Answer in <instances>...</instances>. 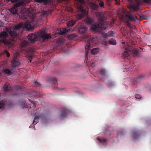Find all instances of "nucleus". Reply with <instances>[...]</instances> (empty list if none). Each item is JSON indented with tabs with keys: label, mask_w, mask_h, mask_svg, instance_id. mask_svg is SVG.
<instances>
[{
	"label": "nucleus",
	"mask_w": 151,
	"mask_h": 151,
	"mask_svg": "<svg viewBox=\"0 0 151 151\" xmlns=\"http://www.w3.org/2000/svg\"><path fill=\"white\" fill-rule=\"evenodd\" d=\"M51 38L50 34L46 33L45 30H42L38 31L36 34H30L28 35V40L32 43L35 42L38 39L42 42H47Z\"/></svg>",
	"instance_id": "f257e3e1"
},
{
	"label": "nucleus",
	"mask_w": 151,
	"mask_h": 151,
	"mask_svg": "<svg viewBox=\"0 0 151 151\" xmlns=\"http://www.w3.org/2000/svg\"><path fill=\"white\" fill-rule=\"evenodd\" d=\"M108 26L106 25V23L102 24L101 26L99 24H92L91 27V29L92 31L94 32H98L101 34V35L104 38L110 37L108 33H105L104 32L102 29H105L107 28Z\"/></svg>",
	"instance_id": "f03ea898"
},
{
	"label": "nucleus",
	"mask_w": 151,
	"mask_h": 151,
	"mask_svg": "<svg viewBox=\"0 0 151 151\" xmlns=\"http://www.w3.org/2000/svg\"><path fill=\"white\" fill-rule=\"evenodd\" d=\"M29 43L28 42L24 41L21 44V49L22 52L28 55V59L31 63L32 59V55L33 53L34 50L32 48L28 47Z\"/></svg>",
	"instance_id": "7ed1b4c3"
},
{
	"label": "nucleus",
	"mask_w": 151,
	"mask_h": 151,
	"mask_svg": "<svg viewBox=\"0 0 151 151\" xmlns=\"http://www.w3.org/2000/svg\"><path fill=\"white\" fill-rule=\"evenodd\" d=\"M10 35L12 37L14 38L17 36V34L14 30H12L9 28H7L5 30L3 31L0 34V38L1 39H5L8 37V35Z\"/></svg>",
	"instance_id": "20e7f679"
},
{
	"label": "nucleus",
	"mask_w": 151,
	"mask_h": 151,
	"mask_svg": "<svg viewBox=\"0 0 151 151\" xmlns=\"http://www.w3.org/2000/svg\"><path fill=\"white\" fill-rule=\"evenodd\" d=\"M122 13L125 15V16L122 15V18H124V17H126L128 18V19L127 18L126 19V21H127V25L128 26H130V24L129 22V20H130V21H135L138 19V18L136 16L134 15L132 16L130 12L127 11L124 8L122 9Z\"/></svg>",
	"instance_id": "39448f33"
},
{
	"label": "nucleus",
	"mask_w": 151,
	"mask_h": 151,
	"mask_svg": "<svg viewBox=\"0 0 151 151\" xmlns=\"http://www.w3.org/2000/svg\"><path fill=\"white\" fill-rule=\"evenodd\" d=\"M84 38H86L87 41L86 45L85 46V51L86 52H88L89 51V48L91 45L96 40V38L94 36L91 35H85L84 36Z\"/></svg>",
	"instance_id": "423d86ee"
},
{
	"label": "nucleus",
	"mask_w": 151,
	"mask_h": 151,
	"mask_svg": "<svg viewBox=\"0 0 151 151\" xmlns=\"http://www.w3.org/2000/svg\"><path fill=\"white\" fill-rule=\"evenodd\" d=\"M128 1L130 3L127 5L129 9L138 12L139 11V8L134 3L132 2L133 0H128ZM135 1L138 4H141L142 3V0H135Z\"/></svg>",
	"instance_id": "0eeeda50"
},
{
	"label": "nucleus",
	"mask_w": 151,
	"mask_h": 151,
	"mask_svg": "<svg viewBox=\"0 0 151 151\" xmlns=\"http://www.w3.org/2000/svg\"><path fill=\"white\" fill-rule=\"evenodd\" d=\"M22 28H25L27 29L30 30L32 29V25L30 22H27L24 23H19L14 27V29L16 30Z\"/></svg>",
	"instance_id": "6e6552de"
},
{
	"label": "nucleus",
	"mask_w": 151,
	"mask_h": 151,
	"mask_svg": "<svg viewBox=\"0 0 151 151\" xmlns=\"http://www.w3.org/2000/svg\"><path fill=\"white\" fill-rule=\"evenodd\" d=\"M22 4V2L20 1L17 2L13 7L9 9V12L13 15L17 14L18 9L17 7L21 6Z\"/></svg>",
	"instance_id": "1a4fd4ad"
},
{
	"label": "nucleus",
	"mask_w": 151,
	"mask_h": 151,
	"mask_svg": "<svg viewBox=\"0 0 151 151\" xmlns=\"http://www.w3.org/2000/svg\"><path fill=\"white\" fill-rule=\"evenodd\" d=\"M87 13L86 10L83 9L82 6H80L79 9V11L78 14V18L81 19L86 15Z\"/></svg>",
	"instance_id": "9d476101"
},
{
	"label": "nucleus",
	"mask_w": 151,
	"mask_h": 151,
	"mask_svg": "<svg viewBox=\"0 0 151 151\" xmlns=\"http://www.w3.org/2000/svg\"><path fill=\"white\" fill-rule=\"evenodd\" d=\"M47 81L51 84L52 85H54V86L56 88L58 85L57 79L54 77H49L47 79Z\"/></svg>",
	"instance_id": "9b49d317"
},
{
	"label": "nucleus",
	"mask_w": 151,
	"mask_h": 151,
	"mask_svg": "<svg viewBox=\"0 0 151 151\" xmlns=\"http://www.w3.org/2000/svg\"><path fill=\"white\" fill-rule=\"evenodd\" d=\"M15 40L13 39L9 40H0V42L3 43L5 45H12L15 43Z\"/></svg>",
	"instance_id": "f8f14e48"
},
{
	"label": "nucleus",
	"mask_w": 151,
	"mask_h": 151,
	"mask_svg": "<svg viewBox=\"0 0 151 151\" xmlns=\"http://www.w3.org/2000/svg\"><path fill=\"white\" fill-rule=\"evenodd\" d=\"M127 48V47L125 48L126 50L125 52L123 53L122 57L123 58L125 59L127 58L130 54H131V52L130 50L126 49Z\"/></svg>",
	"instance_id": "ddd939ff"
},
{
	"label": "nucleus",
	"mask_w": 151,
	"mask_h": 151,
	"mask_svg": "<svg viewBox=\"0 0 151 151\" xmlns=\"http://www.w3.org/2000/svg\"><path fill=\"white\" fill-rule=\"evenodd\" d=\"M35 2L40 3H43L46 5L51 3V0H35Z\"/></svg>",
	"instance_id": "4468645a"
},
{
	"label": "nucleus",
	"mask_w": 151,
	"mask_h": 151,
	"mask_svg": "<svg viewBox=\"0 0 151 151\" xmlns=\"http://www.w3.org/2000/svg\"><path fill=\"white\" fill-rule=\"evenodd\" d=\"M68 112V111L66 109L62 110L61 111V114L59 115V117L62 118L66 117L67 116Z\"/></svg>",
	"instance_id": "2eb2a0df"
},
{
	"label": "nucleus",
	"mask_w": 151,
	"mask_h": 151,
	"mask_svg": "<svg viewBox=\"0 0 151 151\" xmlns=\"http://www.w3.org/2000/svg\"><path fill=\"white\" fill-rule=\"evenodd\" d=\"M140 135L139 132L138 131H134L133 133V137L135 139H138Z\"/></svg>",
	"instance_id": "dca6fc26"
},
{
	"label": "nucleus",
	"mask_w": 151,
	"mask_h": 151,
	"mask_svg": "<svg viewBox=\"0 0 151 151\" xmlns=\"http://www.w3.org/2000/svg\"><path fill=\"white\" fill-rule=\"evenodd\" d=\"M131 52V54L132 53L133 54V56L134 57H139L140 54L139 52H138V50L136 49H134L133 50H130Z\"/></svg>",
	"instance_id": "f3484780"
},
{
	"label": "nucleus",
	"mask_w": 151,
	"mask_h": 151,
	"mask_svg": "<svg viewBox=\"0 0 151 151\" xmlns=\"http://www.w3.org/2000/svg\"><path fill=\"white\" fill-rule=\"evenodd\" d=\"M11 63L12 66L13 67L17 66L20 64L19 62L15 60H13L12 61Z\"/></svg>",
	"instance_id": "a211bd4d"
},
{
	"label": "nucleus",
	"mask_w": 151,
	"mask_h": 151,
	"mask_svg": "<svg viewBox=\"0 0 151 151\" xmlns=\"http://www.w3.org/2000/svg\"><path fill=\"white\" fill-rule=\"evenodd\" d=\"M9 85V83H6L5 84L3 87V90L4 91L7 92L8 91L10 90L9 87H8Z\"/></svg>",
	"instance_id": "6ab92c4d"
},
{
	"label": "nucleus",
	"mask_w": 151,
	"mask_h": 151,
	"mask_svg": "<svg viewBox=\"0 0 151 151\" xmlns=\"http://www.w3.org/2000/svg\"><path fill=\"white\" fill-rule=\"evenodd\" d=\"M70 31V29L69 28H63L60 29V34H64L65 33L67 32Z\"/></svg>",
	"instance_id": "aec40b11"
},
{
	"label": "nucleus",
	"mask_w": 151,
	"mask_h": 151,
	"mask_svg": "<svg viewBox=\"0 0 151 151\" xmlns=\"http://www.w3.org/2000/svg\"><path fill=\"white\" fill-rule=\"evenodd\" d=\"M87 29V28L85 26H83L81 27L79 30V33L81 34H84Z\"/></svg>",
	"instance_id": "412c9836"
},
{
	"label": "nucleus",
	"mask_w": 151,
	"mask_h": 151,
	"mask_svg": "<svg viewBox=\"0 0 151 151\" xmlns=\"http://www.w3.org/2000/svg\"><path fill=\"white\" fill-rule=\"evenodd\" d=\"M75 22V21L74 20H70L67 22V26L68 27H71L73 26Z\"/></svg>",
	"instance_id": "4be33fe9"
},
{
	"label": "nucleus",
	"mask_w": 151,
	"mask_h": 151,
	"mask_svg": "<svg viewBox=\"0 0 151 151\" xmlns=\"http://www.w3.org/2000/svg\"><path fill=\"white\" fill-rule=\"evenodd\" d=\"M21 105L22 106V108H28L29 107V105H28L27 104L26 102L24 101H22L21 104Z\"/></svg>",
	"instance_id": "5701e85b"
},
{
	"label": "nucleus",
	"mask_w": 151,
	"mask_h": 151,
	"mask_svg": "<svg viewBox=\"0 0 151 151\" xmlns=\"http://www.w3.org/2000/svg\"><path fill=\"white\" fill-rule=\"evenodd\" d=\"M97 140L99 141L101 143H104L105 142L107 141V139L106 138H97Z\"/></svg>",
	"instance_id": "b1692460"
},
{
	"label": "nucleus",
	"mask_w": 151,
	"mask_h": 151,
	"mask_svg": "<svg viewBox=\"0 0 151 151\" xmlns=\"http://www.w3.org/2000/svg\"><path fill=\"white\" fill-rule=\"evenodd\" d=\"M96 15L97 17H99L100 19L101 20H102L103 18H104L103 14L102 13H97Z\"/></svg>",
	"instance_id": "393cba45"
},
{
	"label": "nucleus",
	"mask_w": 151,
	"mask_h": 151,
	"mask_svg": "<svg viewBox=\"0 0 151 151\" xmlns=\"http://www.w3.org/2000/svg\"><path fill=\"white\" fill-rule=\"evenodd\" d=\"M64 42V40H59L57 43V46H60L63 45Z\"/></svg>",
	"instance_id": "a878e982"
},
{
	"label": "nucleus",
	"mask_w": 151,
	"mask_h": 151,
	"mask_svg": "<svg viewBox=\"0 0 151 151\" xmlns=\"http://www.w3.org/2000/svg\"><path fill=\"white\" fill-rule=\"evenodd\" d=\"M29 101L31 103V104L30 105V106H31L32 105V107H34V108H35L36 106V104L33 101L30 100V99H28Z\"/></svg>",
	"instance_id": "bb28decb"
},
{
	"label": "nucleus",
	"mask_w": 151,
	"mask_h": 151,
	"mask_svg": "<svg viewBox=\"0 0 151 151\" xmlns=\"http://www.w3.org/2000/svg\"><path fill=\"white\" fill-rule=\"evenodd\" d=\"M92 9L94 10H97L99 9V6L96 4H93L92 5Z\"/></svg>",
	"instance_id": "cd10ccee"
},
{
	"label": "nucleus",
	"mask_w": 151,
	"mask_h": 151,
	"mask_svg": "<svg viewBox=\"0 0 151 151\" xmlns=\"http://www.w3.org/2000/svg\"><path fill=\"white\" fill-rule=\"evenodd\" d=\"M39 119V118L38 116H36L35 117L33 122L34 125H35L37 124V123L38 122Z\"/></svg>",
	"instance_id": "c85d7f7f"
},
{
	"label": "nucleus",
	"mask_w": 151,
	"mask_h": 151,
	"mask_svg": "<svg viewBox=\"0 0 151 151\" xmlns=\"http://www.w3.org/2000/svg\"><path fill=\"white\" fill-rule=\"evenodd\" d=\"M116 41L113 39H111L109 41V44L112 45H116Z\"/></svg>",
	"instance_id": "c756f323"
},
{
	"label": "nucleus",
	"mask_w": 151,
	"mask_h": 151,
	"mask_svg": "<svg viewBox=\"0 0 151 151\" xmlns=\"http://www.w3.org/2000/svg\"><path fill=\"white\" fill-rule=\"evenodd\" d=\"M76 37L77 36L76 35L72 34L69 35L68 37L70 39H75Z\"/></svg>",
	"instance_id": "7c9ffc66"
},
{
	"label": "nucleus",
	"mask_w": 151,
	"mask_h": 151,
	"mask_svg": "<svg viewBox=\"0 0 151 151\" xmlns=\"http://www.w3.org/2000/svg\"><path fill=\"white\" fill-rule=\"evenodd\" d=\"M98 49L97 48H95L92 49L91 52L93 54H96L97 53Z\"/></svg>",
	"instance_id": "2f4dec72"
},
{
	"label": "nucleus",
	"mask_w": 151,
	"mask_h": 151,
	"mask_svg": "<svg viewBox=\"0 0 151 151\" xmlns=\"http://www.w3.org/2000/svg\"><path fill=\"white\" fill-rule=\"evenodd\" d=\"M4 72L8 75H11L12 74V73L11 71L9 69H6L4 70Z\"/></svg>",
	"instance_id": "473e14b6"
},
{
	"label": "nucleus",
	"mask_w": 151,
	"mask_h": 151,
	"mask_svg": "<svg viewBox=\"0 0 151 151\" xmlns=\"http://www.w3.org/2000/svg\"><path fill=\"white\" fill-rule=\"evenodd\" d=\"M5 104V102L1 101H0V109L3 108Z\"/></svg>",
	"instance_id": "72a5a7b5"
},
{
	"label": "nucleus",
	"mask_w": 151,
	"mask_h": 151,
	"mask_svg": "<svg viewBox=\"0 0 151 151\" xmlns=\"http://www.w3.org/2000/svg\"><path fill=\"white\" fill-rule=\"evenodd\" d=\"M100 72L101 75H105L106 71L105 70L102 69L100 70Z\"/></svg>",
	"instance_id": "f704fd0d"
},
{
	"label": "nucleus",
	"mask_w": 151,
	"mask_h": 151,
	"mask_svg": "<svg viewBox=\"0 0 151 151\" xmlns=\"http://www.w3.org/2000/svg\"><path fill=\"white\" fill-rule=\"evenodd\" d=\"M144 3L147 4L151 3V0H142V3Z\"/></svg>",
	"instance_id": "c9c22d12"
},
{
	"label": "nucleus",
	"mask_w": 151,
	"mask_h": 151,
	"mask_svg": "<svg viewBox=\"0 0 151 151\" xmlns=\"http://www.w3.org/2000/svg\"><path fill=\"white\" fill-rule=\"evenodd\" d=\"M4 52L6 53V56L9 58L10 56V54L9 52L6 50H4Z\"/></svg>",
	"instance_id": "e433bc0d"
},
{
	"label": "nucleus",
	"mask_w": 151,
	"mask_h": 151,
	"mask_svg": "<svg viewBox=\"0 0 151 151\" xmlns=\"http://www.w3.org/2000/svg\"><path fill=\"white\" fill-rule=\"evenodd\" d=\"M34 83L36 86H40L41 85L40 83L39 82L37 81H35Z\"/></svg>",
	"instance_id": "4c0bfd02"
},
{
	"label": "nucleus",
	"mask_w": 151,
	"mask_h": 151,
	"mask_svg": "<svg viewBox=\"0 0 151 151\" xmlns=\"http://www.w3.org/2000/svg\"><path fill=\"white\" fill-rule=\"evenodd\" d=\"M99 5L100 6H101V7H104V2L102 1H101L99 3Z\"/></svg>",
	"instance_id": "58836bf2"
},
{
	"label": "nucleus",
	"mask_w": 151,
	"mask_h": 151,
	"mask_svg": "<svg viewBox=\"0 0 151 151\" xmlns=\"http://www.w3.org/2000/svg\"><path fill=\"white\" fill-rule=\"evenodd\" d=\"M124 134L122 132H119L117 134V137H119L121 135H123Z\"/></svg>",
	"instance_id": "ea45409f"
},
{
	"label": "nucleus",
	"mask_w": 151,
	"mask_h": 151,
	"mask_svg": "<svg viewBox=\"0 0 151 151\" xmlns=\"http://www.w3.org/2000/svg\"><path fill=\"white\" fill-rule=\"evenodd\" d=\"M102 43L105 46L107 45L108 44L107 42L104 40L103 41Z\"/></svg>",
	"instance_id": "a19ab883"
},
{
	"label": "nucleus",
	"mask_w": 151,
	"mask_h": 151,
	"mask_svg": "<svg viewBox=\"0 0 151 151\" xmlns=\"http://www.w3.org/2000/svg\"><path fill=\"white\" fill-rule=\"evenodd\" d=\"M109 35V36H113V32L111 31H110L108 32Z\"/></svg>",
	"instance_id": "79ce46f5"
},
{
	"label": "nucleus",
	"mask_w": 151,
	"mask_h": 151,
	"mask_svg": "<svg viewBox=\"0 0 151 151\" xmlns=\"http://www.w3.org/2000/svg\"><path fill=\"white\" fill-rule=\"evenodd\" d=\"M135 97L136 99H140L141 98V96L139 95V94L136 95L135 96Z\"/></svg>",
	"instance_id": "37998d69"
},
{
	"label": "nucleus",
	"mask_w": 151,
	"mask_h": 151,
	"mask_svg": "<svg viewBox=\"0 0 151 151\" xmlns=\"http://www.w3.org/2000/svg\"><path fill=\"white\" fill-rule=\"evenodd\" d=\"M14 88L16 89V90L17 91L21 89V87L18 86H16Z\"/></svg>",
	"instance_id": "c03bdc74"
},
{
	"label": "nucleus",
	"mask_w": 151,
	"mask_h": 151,
	"mask_svg": "<svg viewBox=\"0 0 151 151\" xmlns=\"http://www.w3.org/2000/svg\"><path fill=\"white\" fill-rule=\"evenodd\" d=\"M145 77V76L143 75H141L139 76L138 77V79H139V78H144Z\"/></svg>",
	"instance_id": "a18cd8bd"
},
{
	"label": "nucleus",
	"mask_w": 151,
	"mask_h": 151,
	"mask_svg": "<svg viewBox=\"0 0 151 151\" xmlns=\"http://www.w3.org/2000/svg\"><path fill=\"white\" fill-rule=\"evenodd\" d=\"M18 0H10L12 3L15 2L17 1Z\"/></svg>",
	"instance_id": "49530a36"
},
{
	"label": "nucleus",
	"mask_w": 151,
	"mask_h": 151,
	"mask_svg": "<svg viewBox=\"0 0 151 151\" xmlns=\"http://www.w3.org/2000/svg\"><path fill=\"white\" fill-rule=\"evenodd\" d=\"M93 63H91V67L93 66Z\"/></svg>",
	"instance_id": "de8ad7c7"
},
{
	"label": "nucleus",
	"mask_w": 151,
	"mask_h": 151,
	"mask_svg": "<svg viewBox=\"0 0 151 151\" xmlns=\"http://www.w3.org/2000/svg\"><path fill=\"white\" fill-rule=\"evenodd\" d=\"M112 83H111V84H110V83L109 85H108V86H111L112 85Z\"/></svg>",
	"instance_id": "09e8293b"
},
{
	"label": "nucleus",
	"mask_w": 151,
	"mask_h": 151,
	"mask_svg": "<svg viewBox=\"0 0 151 151\" xmlns=\"http://www.w3.org/2000/svg\"><path fill=\"white\" fill-rule=\"evenodd\" d=\"M107 2H109L110 0H105Z\"/></svg>",
	"instance_id": "8fccbe9b"
},
{
	"label": "nucleus",
	"mask_w": 151,
	"mask_h": 151,
	"mask_svg": "<svg viewBox=\"0 0 151 151\" xmlns=\"http://www.w3.org/2000/svg\"><path fill=\"white\" fill-rule=\"evenodd\" d=\"M122 43L123 44H125V43L124 42H122Z\"/></svg>",
	"instance_id": "3c124183"
}]
</instances>
